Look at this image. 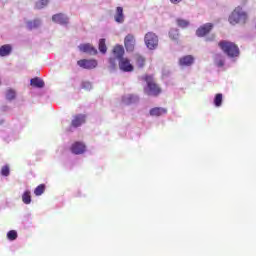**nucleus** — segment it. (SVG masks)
Here are the masks:
<instances>
[{
	"mask_svg": "<svg viewBox=\"0 0 256 256\" xmlns=\"http://www.w3.org/2000/svg\"><path fill=\"white\" fill-rule=\"evenodd\" d=\"M112 53L114 56L110 57L108 60V71L110 73H115L117 71V62L120 71H123L124 73H131V71H133V64H131L129 59L123 57L125 55V48L123 45H116L113 48Z\"/></svg>",
	"mask_w": 256,
	"mask_h": 256,
	"instance_id": "f257e3e1",
	"label": "nucleus"
},
{
	"mask_svg": "<svg viewBox=\"0 0 256 256\" xmlns=\"http://www.w3.org/2000/svg\"><path fill=\"white\" fill-rule=\"evenodd\" d=\"M230 25H245L247 23V13L241 7L236 8L228 18Z\"/></svg>",
	"mask_w": 256,
	"mask_h": 256,
	"instance_id": "f03ea898",
	"label": "nucleus"
},
{
	"mask_svg": "<svg viewBox=\"0 0 256 256\" xmlns=\"http://www.w3.org/2000/svg\"><path fill=\"white\" fill-rule=\"evenodd\" d=\"M219 47L228 57H239V47L235 43L222 40L219 42Z\"/></svg>",
	"mask_w": 256,
	"mask_h": 256,
	"instance_id": "7ed1b4c3",
	"label": "nucleus"
},
{
	"mask_svg": "<svg viewBox=\"0 0 256 256\" xmlns=\"http://www.w3.org/2000/svg\"><path fill=\"white\" fill-rule=\"evenodd\" d=\"M145 81L147 83V87L144 89L146 95H159L161 93V88L153 81V76H146Z\"/></svg>",
	"mask_w": 256,
	"mask_h": 256,
	"instance_id": "20e7f679",
	"label": "nucleus"
},
{
	"mask_svg": "<svg viewBox=\"0 0 256 256\" xmlns=\"http://www.w3.org/2000/svg\"><path fill=\"white\" fill-rule=\"evenodd\" d=\"M144 42L146 47L153 51L159 45V37L153 32H148L144 37Z\"/></svg>",
	"mask_w": 256,
	"mask_h": 256,
	"instance_id": "39448f33",
	"label": "nucleus"
},
{
	"mask_svg": "<svg viewBox=\"0 0 256 256\" xmlns=\"http://www.w3.org/2000/svg\"><path fill=\"white\" fill-rule=\"evenodd\" d=\"M77 65L80 66L82 69H96L98 62L95 59H81L77 61Z\"/></svg>",
	"mask_w": 256,
	"mask_h": 256,
	"instance_id": "423d86ee",
	"label": "nucleus"
},
{
	"mask_svg": "<svg viewBox=\"0 0 256 256\" xmlns=\"http://www.w3.org/2000/svg\"><path fill=\"white\" fill-rule=\"evenodd\" d=\"M124 47L128 53L135 51V36L133 34L126 35L124 38Z\"/></svg>",
	"mask_w": 256,
	"mask_h": 256,
	"instance_id": "0eeeda50",
	"label": "nucleus"
},
{
	"mask_svg": "<svg viewBox=\"0 0 256 256\" xmlns=\"http://www.w3.org/2000/svg\"><path fill=\"white\" fill-rule=\"evenodd\" d=\"M52 21L58 25H69V17L63 13L54 14L52 16Z\"/></svg>",
	"mask_w": 256,
	"mask_h": 256,
	"instance_id": "6e6552de",
	"label": "nucleus"
},
{
	"mask_svg": "<svg viewBox=\"0 0 256 256\" xmlns=\"http://www.w3.org/2000/svg\"><path fill=\"white\" fill-rule=\"evenodd\" d=\"M211 29H213V24L206 23L196 30V35L197 37H205V35L211 33Z\"/></svg>",
	"mask_w": 256,
	"mask_h": 256,
	"instance_id": "1a4fd4ad",
	"label": "nucleus"
},
{
	"mask_svg": "<svg viewBox=\"0 0 256 256\" xmlns=\"http://www.w3.org/2000/svg\"><path fill=\"white\" fill-rule=\"evenodd\" d=\"M79 51L81 53H87L88 55H97V50L93 45L86 43V44H80L78 46Z\"/></svg>",
	"mask_w": 256,
	"mask_h": 256,
	"instance_id": "9d476101",
	"label": "nucleus"
},
{
	"mask_svg": "<svg viewBox=\"0 0 256 256\" xmlns=\"http://www.w3.org/2000/svg\"><path fill=\"white\" fill-rule=\"evenodd\" d=\"M193 63H195V58L191 55H186L179 59L180 67H191Z\"/></svg>",
	"mask_w": 256,
	"mask_h": 256,
	"instance_id": "9b49d317",
	"label": "nucleus"
},
{
	"mask_svg": "<svg viewBox=\"0 0 256 256\" xmlns=\"http://www.w3.org/2000/svg\"><path fill=\"white\" fill-rule=\"evenodd\" d=\"M122 102L125 105H133V103H139V96L135 94H127L122 97Z\"/></svg>",
	"mask_w": 256,
	"mask_h": 256,
	"instance_id": "f8f14e48",
	"label": "nucleus"
},
{
	"mask_svg": "<svg viewBox=\"0 0 256 256\" xmlns=\"http://www.w3.org/2000/svg\"><path fill=\"white\" fill-rule=\"evenodd\" d=\"M71 151L74 155H82V153H85V144L76 142L72 145Z\"/></svg>",
	"mask_w": 256,
	"mask_h": 256,
	"instance_id": "ddd939ff",
	"label": "nucleus"
},
{
	"mask_svg": "<svg viewBox=\"0 0 256 256\" xmlns=\"http://www.w3.org/2000/svg\"><path fill=\"white\" fill-rule=\"evenodd\" d=\"M114 21L116 23H125V14H123V7H117L114 15Z\"/></svg>",
	"mask_w": 256,
	"mask_h": 256,
	"instance_id": "4468645a",
	"label": "nucleus"
},
{
	"mask_svg": "<svg viewBox=\"0 0 256 256\" xmlns=\"http://www.w3.org/2000/svg\"><path fill=\"white\" fill-rule=\"evenodd\" d=\"M86 116L83 114H78L74 116V119L72 120V127H81L83 123H85Z\"/></svg>",
	"mask_w": 256,
	"mask_h": 256,
	"instance_id": "2eb2a0df",
	"label": "nucleus"
},
{
	"mask_svg": "<svg viewBox=\"0 0 256 256\" xmlns=\"http://www.w3.org/2000/svg\"><path fill=\"white\" fill-rule=\"evenodd\" d=\"M167 109L163 107H155L150 109L151 117H161V115H166Z\"/></svg>",
	"mask_w": 256,
	"mask_h": 256,
	"instance_id": "dca6fc26",
	"label": "nucleus"
},
{
	"mask_svg": "<svg viewBox=\"0 0 256 256\" xmlns=\"http://www.w3.org/2000/svg\"><path fill=\"white\" fill-rule=\"evenodd\" d=\"M11 51H13L11 44L2 45L0 47V57H8V55H11Z\"/></svg>",
	"mask_w": 256,
	"mask_h": 256,
	"instance_id": "f3484780",
	"label": "nucleus"
},
{
	"mask_svg": "<svg viewBox=\"0 0 256 256\" xmlns=\"http://www.w3.org/2000/svg\"><path fill=\"white\" fill-rule=\"evenodd\" d=\"M30 85L37 89H43V87H45V82L41 78L35 77L30 80Z\"/></svg>",
	"mask_w": 256,
	"mask_h": 256,
	"instance_id": "a211bd4d",
	"label": "nucleus"
},
{
	"mask_svg": "<svg viewBox=\"0 0 256 256\" xmlns=\"http://www.w3.org/2000/svg\"><path fill=\"white\" fill-rule=\"evenodd\" d=\"M26 27L29 31H33V29H38V27H41V20L35 19L33 21L26 22Z\"/></svg>",
	"mask_w": 256,
	"mask_h": 256,
	"instance_id": "6ab92c4d",
	"label": "nucleus"
},
{
	"mask_svg": "<svg viewBox=\"0 0 256 256\" xmlns=\"http://www.w3.org/2000/svg\"><path fill=\"white\" fill-rule=\"evenodd\" d=\"M214 65H216V67H223L225 65V56L223 54H215Z\"/></svg>",
	"mask_w": 256,
	"mask_h": 256,
	"instance_id": "aec40b11",
	"label": "nucleus"
},
{
	"mask_svg": "<svg viewBox=\"0 0 256 256\" xmlns=\"http://www.w3.org/2000/svg\"><path fill=\"white\" fill-rule=\"evenodd\" d=\"M22 201L25 205H31V191L30 190H26L22 194Z\"/></svg>",
	"mask_w": 256,
	"mask_h": 256,
	"instance_id": "412c9836",
	"label": "nucleus"
},
{
	"mask_svg": "<svg viewBox=\"0 0 256 256\" xmlns=\"http://www.w3.org/2000/svg\"><path fill=\"white\" fill-rule=\"evenodd\" d=\"M169 37L172 39V41H178L179 40V29L172 28L169 31Z\"/></svg>",
	"mask_w": 256,
	"mask_h": 256,
	"instance_id": "4be33fe9",
	"label": "nucleus"
},
{
	"mask_svg": "<svg viewBox=\"0 0 256 256\" xmlns=\"http://www.w3.org/2000/svg\"><path fill=\"white\" fill-rule=\"evenodd\" d=\"M98 49H99L100 53H102L103 55H105V53H107V45L105 44V38H101L99 40Z\"/></svg>",
	"mask_w": 256,
	"mask_h": 256,
	"instance_id": "5701e85b",
	"label": "nucleus"
},
{
	"mask_svg": "<svg viewBox=\"0 0 256 256\" xmlns=\"http://www.w3.org/2000/svg\"><path fill=\"white\" fill-rule=\"evenodd\" d=\"M214 105H215V107H221V105H223V94L218 93L215 95Z\"/></svg>",
	"mask_w": 256,
	"mask_h": 256,
	"instance_id": "b1692460",
	"label": "nucleus"
},
{
	"mask_svg": "<svg viewBox=\"0 0 256 256\" xmlns=\"http://www.w3.org/2000/svg\"><path fill=\"white\" fill-rule=\"evenodd\" d=\"M17 97V92L13 89H8L6 91V99L7 101H13Z\"/></svg>",
	"mask_w": 256,
	"mask_h": 256,
	"instance_id": "393cba45",
	"label": "nucleus"
},
{
	"mask_svg": "<svg viewBox=\"0 0 256 256\" xmlns=\"http://www.w3.org/2000/svg\"><path fill=\"white\" fill-rule=\"evenodd\" d=\"M176 23L178 27H181V29H187V27H189V21L185 19L178 18Z\"/></svg>",
	"mask_w": 256,
	"mask_h": 256,
	"instance_id": "a878e982",
	"label": "nucleus"
},
{
	"mask_svg": "<svg viewBox=\"0 0 256 256\" xmlns=\"http://www.w3.org/2000/svg\"><path fill=\"white\" fill-rule=\"evenodd\" d=\"M49 5V0H39L35 4V9H45Z\"/></svg>",
	"mask_w": 256,
	"mask_h": 256,
	"instance_id": "bb28decb",
	"label": "nucleus"
},
{
	"mask_svg": "<svg viewBox=\"0 0 256 256\" xmlns=\"http://www.w3.org/2000/svg\"><path fill=\"white\" fill-rule=\"evenodd\" d=\"M136 65L139 69H143L145 67V58L141 55L136 56Z\"/></svg>",
	"mask_w": 256,
	"mask_h": 256,
	"instance_id": "cd10ccee",
	"label": "nucleus"
},
{
	"mask_svg": "<svg viewBox=\"0 0 256 256\" xmlns=\"http://www.w3.org/2000/svg\"><path fill=\"white\" fill-rule=\"evenodd\" d=\"M42 193H45V184H40L34 190V194L36 195V197L41 196Z\"/></svg>",
	"mask_w": 256,
	"mask_h": 256,
	"instance_id": "c85d7f7f",
	"label": "nucleus"
},
{
	"mask_svg": "<svg viewBox=\"0 0 256 256\" xmlns=\"http://www.w3.org/2000/svg\"><path fill=\"white\" fill-rule=\"evenodd\" d=\"M7 238L9 239V241H15V239H17V231L15 230H10L7 233Z\"/></svg>",
	"mask_w": 256,
	"mask_h": 256,
	"instance_id": "c756f323",
	"label": "nucleus"
},
{
	"mask_svg": "<svg viewBox=\"0 0 256 256\" xmlns=\"http://www.w3.org/2000/svg\"><path fill=\"white\" fill-rule=\"evenodd\" d=\"M10 173H11V171H10L8 165H5V166L2 167V169H1V175H2L3 177H9Z\"/></svg>",
	"mask_w": 256,
	"mask_h": 256,
	"instance_id": "7c9ffc66",
	"label": "nucleus"
},
{
	"mask_svg": "<svg viewBox=\"0 0 256 256\" xmlns=\"http://www.w3.org/2000/svg\"><path fill=\"white\" fill-rule=\"evenodd\" d=\"M93 85L91 82H83L82 83V89H86L87 91H91Z\"/></svg>",
	"mask_w": 256,
	"mask_h": 256,
	"instance_id": "2f4dec72",
	"label": "nucleus"
},
{
	"mask_svg": "<svg viewBox=\"0 0 256 256\" xmlns=\"http://www.w3.org/2000/svg\"><path fill=\"white\" fill-rule=\"evenodd\" d=\"M181 1H183V0H170V3H172V5H179V3H181Z\"/></svg>",
	"mask_w": 256,
	"mask_h": 256,
	"instance_id": "473e14b6",
	"label": "nucleus"
},
{
	"mask_svg": "<svg viewBox=\"0 0 256 256\" xmlns=\"http://www.w3.org/2000/svg\"><path fill=\"white\" fill-rule=\"evenodd\" d=\"M163 77H169V71H163L162 73Z\"/></svg>",
	"mask_w": 256,
	"mask_h": 256,
	"instance_id": "72a5a7b5",
	"label": "nucleus"
},
{
	"mask_svg": "<svg viewBox=\"0 0 256 256\" xmlns=\"http://www.w3.org/2000/svg\"><path fill=\"white\" fill-rule=\"evenodd\" d=\"M3 110H4V111H8V110H9V107L5 106V107L3 108Z\"/></svg>",
	"mask_w": 256,
	"mask_h": 256,
	"instance_id": "f704fd0d",
	"label": "nucleus"
},
{
	"mask_svg": "<svg viewBox=\"0 0 256 256\" xmlns=\"http://www.w3.org/2000/svg\"><path fill=\"white\" fill-rule=\"evenodd\" d=\"M4 121L3 120H0V125H3Z\"/></svg>",
	"mask_w": 256,
	"mask_h": 256,
	"instance_id": "c9c22d12",
	"label": "nucleus"
}]
</instances>
